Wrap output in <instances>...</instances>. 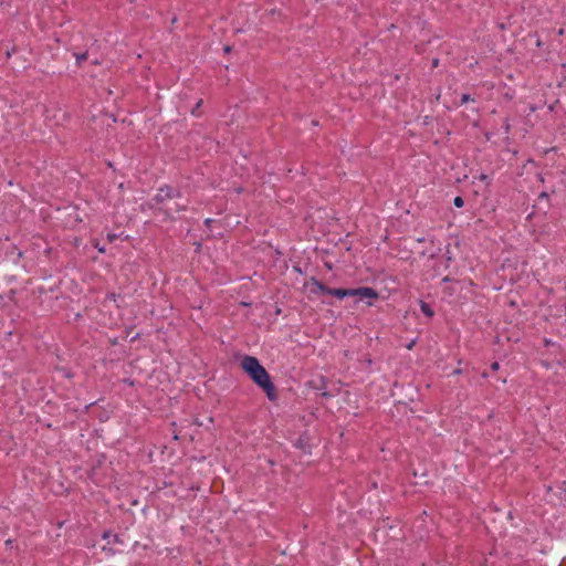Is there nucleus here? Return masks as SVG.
Returning <instances> with one entry per match:
<instances>
[{"instance_id":"f257e3e1","label":"nucleus","mask_w":566,"mask_h":566,"mask_svg":"<svg viewBox=\"0 0 566 566\" xmlns=\"http://www.w3.org/2000/svg\"><path fill=\"white\" fill-rule=\"evenodd\" d=\"M240 366L252 381L265 392L269 400L275 401L277 399L274 384L271 381L269 373L260 364L258 358L245 355L242 357Z\"/></svg>"},{"instance_id":"f03ea898","label":"nucleus","mask_w":566,"mask_h":566,"mask_svg":"<svg viewBox=\"0 0 566 566\" xmlns=\"http://www.w3.org/2000/svg\"><path fill=\"white\" fill-rule=\"evenodd\" d=\"M356 302H364L367 306H373L374 302L379 297L378 292L369 286H359L354 289Z\"/></svg>"},{"instance_id":"7ed1b4c3","label":"nucleus","mask_w":566,"mask_h":566,"mask_svg":"<svg viewBox=\"0 0 566 566\" xmlns=\"http://www.w3.org/2000/svg\"><path fill=\"white\" fill-rule=\"evenodd\" d=\"M304 287L308 289L310 293L314 295L327 294L328 291V286L315 277H311L308 281H306Z\"/></svg>"},{"instance_id":"20e7f679","label":"nucleus","mask_w":566,"mask_h":566,"mask_svg":"<svg viewBox=\"0 0 566 566\" xmlns=\"http://www.w3.org/2000/svg\"><path fill=\"white\" fill-rule=\"evenodd\" d=\"M179 196V192L169 187V186H164V187H160L158 189V192L156 193L154 200L157 202V203H161L164 202L165 200L167 199H172V198H176Z\"/></svg>"},{"instance_id":"39448f33","label":"nucleus","mask_w":566,"mask_h":566,"mask_svg":"<svg viewBox=\"0 0 566 566\" xmlns=\"http://www.w3.org/2000/svg\"><path fill=\"white\" fill-rule=\"evenodd\" d=\"M327 294L342 300V298H345V297L354 296V289H333V287H328Z\"/></svg>"},{"instance_id":"423d86ee","label":"nucleus","mask_w":566,"mask_h":566,"mask_svg":"<svg viewBox=\"0 0 566 566\" xmlns=\"http://www.w3.org/2000/svg\"><path fill=\"white\" fill-rule=\"evenodd\" d=\"M420 310H421V312H422L426 316H428V317L433 316V311L431 310V307H430V305H429L428 303H426V302H421V304H420Z\"/></svg>"},{"instance_id":"0eeeda50","label":"nucleus","mask_w":566,"mask_h":566,"mask_svg":"<svg viewBox=\"0 0 566 566\" xmlns=\"http://www.w3.org/2000/svg\"><path fill=\"white\" fill-rule=\"evenodd\" d=\"M74 57L76 60V63L80 65L83 61L87 59V53H74Z\"/></svg>"},{"instance_id":"6e6552de","label":"nucleus","mask_w":566,"mask_h":566,"mask_svg":"<svg viewBox=\"0 0 566 566\" xmlns=\"http://www.w3.org/2000/svg\"><path fill=\"white\" fill-rule=\"evenodd\" d=\"M453 205L457 207V208H462L464 206V200L462 197L460 196H457L454 199H453Z\"/></svg>"},{"instance_id":"1a4fd4ad","label":"nucleus","mask_w":566,"mask_h":566,"mask_svg":"<svg viewBox=\"0 0 566 566\" xmlns=\"http://www.w3.org/2000/svg\"><path fill=\"white\" fill-rule=\"evenodd\" d=\"M480 181H483L485 184H490V178L484 172H481L478 177H476Z\"/></svg>"},{"instance_id":"9d476101","label":"nucleus","mask_w":566,"mask_h":566,"mask_svg":"<svg viewBox=\"0 0 566 566\" xmlns=\"http://www.w3.org/2000/svg\"><path fill=\"white\" fill-rule=\"evenodd\" d=\"M469 101H473L469 94H462L461 104L468 103Z\"/></svg>"},{"instance_id":"9b49d317","label":"nucleus","mask_w":566,"mask_h":566,"mask_svg":"<svg viewBox=\"0 0 566 566\" xmlns=\"http://www.w3.org/2000/svg\"><path fill=\"white\" fill-rule=\"evenodd\" d=\"M109 544L111 543H122L120 538H119V535L117 534H113L112 536V541L108 542Z\"/></svg>"},{"instance_id":"f8f14e48","label":"nucleus","mask_w":566,"mask_h":566,"mask_svg":"<svg viewBox=\"0 0 566 566\" xmlns=\"http://www.w3.org/2000/svg\"><path fill=\"white\" fill-rule=\"evenodd\" d=\"M117 238H118V235H117L116 233H108V234H107V240H108L109 242L115 241Z\"/></svg>"},{"instance_id":"ddd939ff","label":"nucleus","mask_w":566,"mask_h":566,"mask_svg":"<svg viewBox=\"0 0 566 566\" xmlns=\"http://www.w3.org/2000/svg\"><path fill=\"white\" fill-rule=\"evenodd\" d=\"M212 223H213V219H211V218H207L205 220V226L207 227V229H210Z\"/></svg>"},{"instance_id":"4468645a","label":"nucleus","mask_w":566,"mask_h":566,"mask_svg":"<svg viewBox=\"0 0 566 566\" xmlns=\"http://www.w3.org/2000/svg\"><path fill=\"white\" fill-rule=\"evenodd\" d=\"M499 368H500V364H499L497 361H494V363H492V364H491V369H492L493 371L499 370Z\"/></svg>"},{"instance_id":"2eb2a0df","label":"nucleus","mask_w":566,"mask_h":566,"mask_svg":"<svg viewBox=\"0 0 566 566\" xmlns=\"http://www.w3.org/2000/svg\"><path fill=\"white\" fill-rule=\"evenodd\" d=\"M201 104H202V101L200 99V101L197 103L196 107L191 111V114H192V115H196V111L201 106Z\"/></svg>"},{"instance_id":"dca6fc26","label":"nucleus","mask_w":566,"mask_h":566,"mask_svg":"<svg viewBox=\"0 0 566 566\" xmlns=\"http://www.w3.org/2000/svg\"><path fill=\"white\" fill-rule=\"evenodd\" d=\"M112 536H113V535L111 534V532H104V533H103V535H102V537H103L104 539H108V538H111Z\"/></svg>"},{"instance_id":"f3484780","label":"nucleus","mask_w":566,"mask_h":566,"mask_svg":"<svg viewBox=\"0 0 566 566\" xmlns=\"http://www.w3.org/2000/svg\"><path fill=\"white\" fill-rule=\"evenodd\" d=\"M415 343H416V340H415V339H413V340H411V342L406 346V347H407V349H411V348L413 347Z\"/></svg>"},{"instance_id":"a211bd4d","label":"nucleus","mask_w":566,"mask_h":566,"mask_svg":"<svg viewBox=\"0 0 566 566\" xmlns=\"http://www.w3.org/2000/svg\"><path fill=\"white\" fill-rule=\"evenodd\" d=\"M95 247L97 248L98 252L105 253V248L104 247H98L97 244Z\"/></svg>"},{"instance_id":"6ab92c4d","label":"nucleus","mask_w":566,"mask_h":566,"mask_svg":"<svg viewBox=\"0 0 566 566\" xmlns=\"http://www.w3.org/2000/svg\"><path fill=\"white\" fill-rule=\"evenodd\" d=\"M103 551H107V552H109L111 554H114V551H113L112 548H107V547H105V546L103 547Z\"/></svg>"},{"instance_id":"aec40b11","label":"nucleus","mask_w":566,"mask_h":566,"mask_svg":"<svg viewBox=\"0 0 566 566\" xmlns=\"http://www.w3.org/2000/svg\"><path fill=\"white\" fill-rule=\"evenodd\" d=\"M452 374L453 375H459V374H461V369H454Z\"/></svg>"},{"instance_id":"412c9836","label":"nucleus","mask_w":566,"mask_h":566,"mask_svg":"<svg viewBox=\"0 0 566 566\" xmlns=\"http://www.w3.org/2000/svg\"><path fill=\"white\" fill-rule=\"evenodd\" d=\"M231 48L230 46H224V52L228 53L230 52Z\"/></svg>"},{"instance_id":"4be33fe9","label":"nucleus","mask_w":566,"mask_h":566,"mask_svg":"<svg viewBox=\"0 0 566 566\" xmlns=\"http://www.w3.org/2000/svg\"><path fill=\"white\" fill-rule=\"evenodd\" d=\"M432 64H433V66H437L438 65V60H433Z\"/></svg>"},{"instance_id":"5701e85b","label":"nucleus","mask_w":566,"mask_h":566,"mask_svg":"<svg viewBox=\"0 0 566 566\" xmlns=\"http://www.w3.org/2000/svg\"><path fill=\"white\" fill-rule=\"evenodd\" d=\"M109 298L115 300V294H111V295H109Z\"/></svg>"},{"instance_id":"b1692460","label":"nucleus","mask_w":566,"mask_h":566,"mask_svg":"<svg viewBox=\"0 0 566 566\" xmlns=\"http://www.w3.org/2000/svg\"><path fill=\"white\" fill-rule=\"evenodd\" d=\"M448 281H449V277H448V276H446V277L443 279V282H448Z\"/></svg>"}]
</instances>
